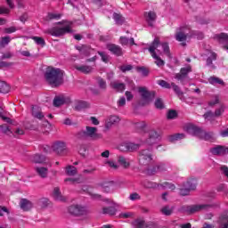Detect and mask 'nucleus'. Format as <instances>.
I'll list each match as a JSON object with an SVG mask.
<instances>
[{
	"label": "nucleus",
	"mask_w": 228,
	"mask_h": 228,
	"mask_svg": "<svg viewBox=\"0 0 228 228\" xmlns=\"http://www.w3.org/2000/svg\"><path fill=\"white\" fill-rule=\"evenodd\" d=\"M45 79L52 86H60L63 83V70L48 67L45 73Z\"/></svg>",
	"instance_id": "nucleus-1"
},
{
	"label": "nucleus",
	"mask_w": 228,
	"mask_h": 228,
	"mask_svg": "<svg viewBox=\"0 0 228 228\" xmlns=\"http://www.w3.org/2000/svg\"><path fill=\"white\" fill-rule=\"evenodd\" d=\"M220 208V202H214L211 204H197L183 207V211L188 215H194V213H200V211H209V209H217Z\"/></svg>",
	"instance_id": "nucleus-2"
},
{
	"label": "nucleus",
	"mask_w": 228,
	"mask_h": 228,
	"mask_svg": "<svg viewBox=\"0 0 228 228\" xmlns=\"http://www.w3.org/2000/svg\"><path fill=\"white\" fill-rule=\"evenodd\" d=\"M139 93L142 95V101L140 102L141 106L150 104V102H152L156 97V92H149L145 87H139Z\"/></svg>",
	"instance_id": "nucleus-3"
},
{
	"label": "nucleus",
	"mask_w": 228,
	"mask_h": 228,
	"mask_svg": "<svg viewBox=\"0 0 228 228\" xmlns=\"http://www.w3.org/2000/svg\"><path fill=\"white\" fill-rule=\"evenodd\" d=\"M78 138H92L93 140H98L101 138V134H97V127L86 126V130H82L77 133Z\"/></svg>",
	"instance_id": "nucleus-4"
},
{
	"label": "nucleus",
	"mask_w": 228,
	"mask_h": 228,
	"mask_svg": "<svg viewBox=\"0 0 228 228\" xmlns=\"http://www.w3.org/2000/svg\"><path fill=\"white\" fill-rule=\"evenodd\" d=\"M46 33L52 37H63L66 33H72V29H70L69 26H66L64 28L53 27L47 29Z\"/></svg>",
	"instance_id": "nucleus-5"
},
{
	"label": "nucleus",
	"mask_w": 228,
	"mask_h": 228,
	"mask_svg": "<svg viewBox=\"0 0 228 228\" xmlns=\"http://www.w3.org/2000/svg\"><path fill=\"white\" fill-rule=\"evenodd\" d=\"M152 161V153L151 150H142L139 152L140 165H149Z\"/></svg>",
	"instance_id": "nucleus-6"
},
{
	"label": "nucleus",
	"mask_w": 228,
	"mask_h": 228,
	"mask_svg": "<svg viewBox=\"0 0 228 228\" xmlns=\"http://www.w3.org/2000/svg\"><path fill=\"white\" fill-rule=\"evenodd\" d=\"M118 149L120 152H134L140 149L139 143H119L118 144Z\"/></svg>",
	"instance_id": "nucleus-7"
},
{
	"label": "nucleus",
	"mask_w": 228,
	"mask_h": 228,
	"mask_svg": "<svg viewBox=\"0 0 228 228\" xmlns=\"http://www.w3.org/2000/svg\"><path fill=\"white\" fill-rule=\"evenodd\" d=\"M69 214L74 216H81L86 215V208L81 205H71L68 208Z\"/></svg>",
	"instance_id": "nucleus-8"
},
{
	"label": "nucleus",
	"mask_w": 228,
	"mask_h": 228,
	"mask_svg": "<svg viewBox=\"0 0 228 228\" xmlns=\"http://www.w3.org/2000/svg\"><path fill=\"white\" fill-rule=\"evenodd\" d=\"M185 131L192 136H197V138H200V134H202L203 129L193 124H188L185 126Z\"/></svg>",
	"instance_id": "nucleus-9"
},
{
	"label": "nucleus",
	"mask_w": 228,
	"mask_h": 228,
	"mask_svg": "<svg viewBox=\"0 0 228 228\" xmlns=\"http://www.w3.org/2000/svg\"><path fill=\"white\" fill-rule=\"evenodd\" d=\"M190 72H191V66L187 65L186 67L181 68L180 72L176 73L175 77L177 81H181V83H183V81L188 77V74H190Z\"/></svg>",
	"instance_id": "nucleus-10"
},
{
	"label": "nucleus",
	"mask_w": 228,
	"mask_h": 228,
	"mask_svg": "<svg viewBox=\"0 0 228 228\" xmlns=\"http://www.w3.org/2000/svg\"><path fill=\"white\" fill-rule=\"evenodd\" d=\"M107 49L115 56H124V51L120 45L115 44L107 45Z\"/></svg>",
	"instance_id": "nucleus-11"
},
{
	"label": "nucleus",
	"mask_w": 228,
	"mask_h": 228,
	"mask_svg": "<svg viewBox=\"0 0 228 228\" xmlns=\"http://www.w3.org/2000/svg\"><path fill=\"white\" fill-rule=\"evenodd\" d=\"M210 152L214 154V156H225V154H227V147L217 145L215 148H212Z\"/></svg>",
	"instance_id": "nucleus-12"
},
{
	"label": "nucleus",
	"mask_w": 228,
	"mask_h": 228,
	"mask_svg": "<svg viewBox=\"0 0 228 228\" xmlns=\"http://www.w3.org/2000/svg\"><path fill=\"white\" fill-rule=\"evenodd\" d=\"M118 122H120V118H118V117L110 116L105 123V128L103 130L104 133H106L107 131H110V129H111L112 126L114 124H118Z\"/></svg>",
	"instance_id": "nucleus-13"
},
{
	"label": "nucleus",
	"mask_w": 228,
	"mask_h": 228,
	"mask_svg": "<svg viewBox=\"0 0 228 228\" xmlns=\"http://www.w3.org/2000/svg\"><path fill=\"white\" fill-rule=\"evenodd\" d=\"M186 29H188V28L182 27L180 28V31L176 32L175 38L177 42H186V39L188 38Z\"/></svg>",
	"instance_id": "nucleus-14"
},
{
	"label": "nucleus",
	"mask_w": 228,
	"mask_h": 228,
	"mask_svg": "<svg viewBox=\"0 0 228 228\" xmlns=\"http://www.w3.org/2000/svg\"><path fill=\"white\" fill-rule=\"evenodd\" d=\"M214 38L216 40H218L219 42H223L224 45L223 46L224 49H226L228 51V34L227 33H220L214 36Z\"/></svg>",
	"instance_id": "nucleus-15"
},
{
	"label": "nucleus",
	"mask_w": 228,
	"mask_h": 228,
	"mask_svg": "<svg viewBox=\"0 0 228 228\" xmlns=\"http://www.w3.org/2000/svg\"><path fill=\"white\" fill-rule=\"evenodd\" d=\"M146 22H148V25L152 28L154 26V22H156V19H158V15L153 11H150L148 12L144 13Z\"/></svg>",
	"instance_id": "nucleus-16"
},
{
	"label": "nucleus",
	"mask_w": 228,
	"mask_h": 228,
	"mask_svg": "<svg viewBox=\"0 0 228 228\" xmlns=\"http://www.w3.org/2000/svg\"><path fill=\"white\" fill-rule=\"evenodd\" d=\"M52 147L55 154H65L67 152V145L65 143H53Z\"/></svg>",
	"instance_id": "nucleus-17"
},
{
	"label": "nucleus",
	"mask_w": 228,
	"mask_h": 228,
	"mask_svg": "<svg viewBox=\"0 0 228 228\" xmlns=\"http://www.w3.org/2000/svg\"><path fill=\"white\" fill-rule=\"evenodd\" d=\"M102 190L105 193H110V191H113V190H115V182L113 181L103 182L102 183Z\"/></svg>",
	"instance_id": "nucleus-18"
},
{
	"label": "nucleus",
	"mask_w": 228,
	"mask_h": 228,
	"mask_svg": "<svg viewBox=\"0 0 228 228\" xmlns=\"http://www.w3.org/2000/svg\"><path fill=\"white\" fill-rule=\"evenodd\" d=\"M32 117L34 118H37L38 120H42L44 118V112H42V109L38 106H32Z\"/></svg>",
	"instance_id": "nucleus-19"
},
{
	"label": "nucleus",
	"mask_w": 228,
	"mask_h": 228,
	"mask_svg": "<svg viewBox=\"0 0 228 228\" xmlns=\"http://www.w3.org/2000/svg\"><path fill=\"white\" fill-rule=\"evenodd\" d=\"M35 170L37 175H39V177L42 179H46L47 175H49V169L47 167H35Z\"/></svg>",
	"instance_id": "nucleus-20"
},
{
	"label": "nucleus",
	"mask_w": 228,
	"mask_h": 228,
	"mask_svg": "<svg viewBox=\"0 0 228 228\" xmlns=\"http://www.w3.org/2000/svg\"><path fill=\"white\" fill-rule=\"evenodd\" d=\"M159 37H155L150 47L148 48L149 53L152 55L156 54V49L159 47Z\"/></svg>",
	"instance_id": "nucleus-21"
},
{
	"label": "nucleus",
	"mask_w": 228,
	"mask_h": 228,
	"mask_svg": "<svg viewBox=\"0 0 228 228\" xmlns=\"http://www.w3.org/2000/svg\"><path fill=\"white\" fill-rule=\"evenodd\" d=\"M75 69L76 70H78V72H82V74H91V72L94 70V68L88 65H76Z\"/></svg>",
	"instance_id": "nucleus-22"
},
{
	"label": "nucleus",
	"mask_w": 228,
	"mask_h": 228,
	"mask_svg": "<svg viewBox=\"0 0 228 228\" xmlns=\"http://www.w3.org/2000/svg\"><path fill=\"white\" fill-rule=\"evenodd\" d=\"M215 138V134L213 132H206L205 130L201 131V134L200 135V140H205L206 142H213Z\"/></svg>",
	"instance_id": "nucleus-23"
},
{
	"label": "nucleus",
	"mask_w": 228,
	"mask_h": 228,
	"mask_svg": "<svg viewBox=\"0 0 228 228\" xmlns=\"http://www.w3.org/2000/svg\"><path fill=\"white\" fill-rule=\"evenodd\" d=\"M20 207L23 211H29L33 208V204L27 199H21L20 202Z\"/></svg>",
	"instance_id": "nucleus-24"
},
{
	"label": "nucleus",
	"mask_w": 228,
	"mask_h": 228,
	"mask_svg": "<svg viewBox=\"0 0 228 228\" xmlns=\"http://www.w3.org/2000/svg\"><path fill=\"white\" fill-rule=\"evenodd\" d=\"M86 108H90V104L85 101L78 100L75 102L76 111H81L82 110H86Z\"/></svg>",
	"instance_id": "nucleus-25"
},
{
	"label": "nucleus",
	"mask_w": 228,
	"mask_h": 228,
	"mask_svg": "<svg viewBox=\"0 0 228 228\" xmlns=\"http://www.w3.org/2000/svg\"><path fill=\"white\" fill-rule=\"evenodd\" d=\"M217 224H219L220 228H228V214L221 215L217 220Z\"/></svg>",
	"instance_id": "nucleus-26"
},
{
	"label": "nucleus",
	"mask_w": 228,
	"mask_h": 228,
	"mask_svg": "<svg viewBox=\"0 0 228 228\" xmlns=\"http://www.w3.org/2000/svg\"><path fill=\"white\" fill-rule=\"evenodd\" d=\"M65 102H67V98L63 95L55 96L53 99V106H55V108H60V106H63Z\"/></svg>",
	"instance_id": "nucleus-27"
},
{
	"label": "nucleus",
	"mask_w": 228,
	"mask_h": 228,
	"mask_svg": "<svg viewBox=\"0 0 228 228\" xmlns=\"http://www.w3.org/2000/svg\"><path fill=\"white\" fill-rule=\"evenodd\" d=\"M33 163L44 165L47 161V158L42 154H35L32 158Z\"/></svg>",
	"instance_id": "nucleus-28"
},
{
	"label": "nucleus",
	"mask_w": 228,
	"mask_h": 228,
	"mask_svg": "<svg viewBox=\"0 0 228 228\" xmlns=\"http://www.w3.org/2000/svg\"><path fill=\"white\" fill-rule=\"evenodd\" d=\"M183 188H188L191 191L197 189V179H190L183 183Z\"/></svg>",
	"instance_id": "nucleus-29"
},
{
	"label": "nucleus",
	"mask_w": 228,
	"mask_h": 228,
	"mask_svg": "<svg viewBox=\"0 0 228 228\" xmlns=\"http://www.w3.org/2000/svg\"><path fill=\"white\" fill-rule=\"evenodd\" d=\"M110 86L111 88H113V90H116L117 92L122 93L124 92V90H126V84L124 83L111 82Z\"/></svg>",
	"instance_id": "nucleus-30"
},
{
	"label": "nucleus",
	"mask_w": 228,
	"mask_h": 228,
	"mask_svg": "<svg viewBox=\"0 0 228 228\" xmlns=\"http://www.w3.org/2000/svg\"><path fill=\"white\" fill-rule=\"evenodd\" d=\"M208 83H210V85H221V86H225V82H224L222 78L215 76L208 78Z\"/></svg>",
	"instance_id": "nucleus-31"
},
{
	"label": "nucleus",
	"mask_w": 228,
	"mask_h": 228,
	"mask_svg": "<svg viewBox=\"0 0 228 228\" xmlns=\"http://www.w3.org/2000/svg\"><path fill=\"white\" fill-rule=\"evenodd\" d=\"M118 163H119L123 168H129L131 167V162H129L124 156H119L118 158Z\"/></svg>",
	"instance_id": "nucleus-32"
},
{
	"label": "nucleus",
	"mask_w": 228,
	"mask_h": 228,
	"mask_svg": "<svg viewBox=\"0 0 228 228\" xmlns=\"http://www.w3.org/2000/svg\"><path fill=\"white\" fill-rule=\"evenodd\" d=\"M168 142H177L178 140H184L186 138V135L184 134H175L173 135H168Z\"/></svg>",
	"instance_id": "nucleus-33"
},
{
	"label": "nucleus",
	"mask_w": 228,
	"mask_h": 228,
	"mask_svg": "<svg viewBox=\"0 0 228 228\" xmlns=\"http://www.w3.org/2000/svg\"><path fill=\"white\" fill-rule=\"evenodd\" d=\"M113 20H115L118 26H122L126 20L122 17V14L114 12L113 13Z\"/></svg>",
	"instance_id": "nucleus-34"
},
{
	"label": "nucleus",
	"mask_w": 228,
	"mask_h": 228,
	"mask_svg": "<svg viewBox=\"0 0 228 228\" xmlns=\"http://www.w3.org/2000/svg\"><path fill=\"white\" fill-rule=\"evenodd\" d=\"M8 92H10V85L5 81L0 80V93L8 94Z\"/></svg>",
	"instance_id": "nucleus-35"
},
{
	"label": "nucleus",
	"mask_w": 228,
	"mask_h": 228,
	"mask_svg": "<svg viewBox=\"0 0 228 228\" xmlns=\"http://www.w3.org/2000/svg\"><path fill=\"white\" fill-rule=\"evenodd\" d=\"M104 215H110V216H114V215H117V208L114 207H106L102 208Z\"/></svg>",
	"instance_id": "nucleus-36"
},
{
	"label": "nucleus",
	"mask_w": 228,
	"mask_h": 228,
	"mask_svg": "<svg viewBox=\"0 0 228 228\" xmlns=\"http://www.w3.org/2000/svg\"><path fill=\"white\" fill-rule=\"evenodd\" d=\"M66 174L67 175L74 176L77 174V168L74 166H68L66 167Z\"/></svg>",
	"instance_id": "nucleus-37"
},
{
	"label": "nucleus",
	"mask_w": 228,
	"mask_h": 228,
	"mask_svg": "<svg viewBox=\"0 0 228 228\" xmlns=\"http://www.w3.org/2000/svg\"><path fill=\"white\" fill-rule=\"evenodd\" d=\"M136 72H138L139 74H142V76H143L144 77H147V76H149V69H147L146 67H136Z\"/></svg>",
	"instance_id": "nucleus-38"
},
{
	"label": "nucleus",
	"mask_w": 228,
	"mask_h": 228,
	"mask_svg": "<svg viewBox=\"0 0 228 228\" xmlns=\"http://www.w3.org/2000/svg\"><path fill=\"white\" fill-rule=\"evenodd\" d=\"M12 42V39L10 38V36H6L1 38L0 40V49H3L8 45Z\"/></svg>",
	"instance_id": "nucleus-39"
},
{
	"label": "nucleus",
	"mask_w": 228,
	"mask_h": 228,
	"mask_svg": "<svg viewBox=\"0 0 228 228\" xmlns=\"http://www.w3.org/2000/svg\"><path fill=\"white\" fill-rule=\"evenodd\" d=\"M77 149L80 156H83V158H85L86 156V152H88V148L86 147V144H78Z\"/></svg>",
	"instance_id": "nucleus-40"
},
{
	"label": "nucleus",
	"mask_w": 228,
	"mask_h": 228,
	"mask_svg": "<svg viewBox=\"0 0 228 228\" xmlns=\"http://www.w3.org/2000/svg\"><path fill=\"white\" fill-rule=\"evenodd\" d=\"M150 140H159L161 138V134L156 130H151L149 133Z\"/></svg>",
	"instance_id": "nucleus-41"
},
{
	"label": "nucleus",
	"mask_w": 228,
	"mask_h": 228,
	"mask_svg": "<svg viewBox=\"0 0 228 228\" xmlns=\"http://www.w3.org/2000/svg\"><path fill=\"white\" fill-rule=\"evenodd\" d=\"M161 45L166 56H167L169 59H172V53H170V46H168V43H162Z\"/></svg>",
	"instance_id": "nucleus-42"
},
{
	"label": "nucleus",
	"mask_w": 228,
	"mask_h": 228,
	"mask_svg": "<svg viewBox=\"0 0 228 228\" xmlns=\"http://www.w3.org/2000/svg\"><path fill=\"white\" fill-rule=\"evenodd\" d=\"M160 212L162 213V215H165L166 216H170V215H172V213H174V208L166 206L160 209Z\"/></svg>",
	"instance_id": "nucleus-43"
},
{
	"label": "nucleus",
	"mask_w": 228,
	"mask_h": 228,
	"mask_svg": "<svg viewBox=\"0 0 228 228\" xmlns=\"http://www.w3.org/2000/svg\"><path fill=\"white\" fill-rule=\"evenodd\" d=\"M151 57L156 60L155 63L158 67H164L165 66V61L162 60L161 57L158 56V54H153Z\"/></svg>",
	"instance_id": "nucleus-44"
},
{
	"label": "nucleus",
	"mask_w": 228,
	"mask_h": 228,
	"mask_svg": "<svg viewBox=\"0 0 228 228\" xmlns=\"http://www.w3.org/2000/svg\"><path fill=\"white\" fill-rule=\"evenodd\" d=\"M145 221L142 219H136L133 222L134 228H145Z\"/></svg>",
	"instance_id": "nucleus-45"
},
{
	"label": "nucleus",
	"mask_w": 228,
	"mask_h": 228,
	"mask_svg": "<svg viewBox=\"0 0 228 228\" xmlns=\"http://www.w3.org/2000/svg\"><path fill=\"white\" fill-rule=\"evenodd\" d=\"M53 198L55 200H65L61 196V192L60 191V188L55 187L53 190Z\"/></svg>",
	"instance_id": "nucleus-46"
},
{
	"label": "nucleus",
	"mask_w": 228,
	"mask_h": 228,
	"mask_svg": "<svg viewBox=\"0 0 228 228\" xmlns=\"http://www.w3.org/2000/svg\"><path fill=\"white\" fill-rule=\"evenodd\" d=\"M97 83H98L99 88H101V90H106V88H108L106 80H104V78L99 77L97 78Z\"/></svg>",
	"instance_id": "nucleus-47"
},
{
	"label": "nucleus",
	"mask_w": 228,
	"mask_h": 228,
	"mask_svg": "<svg viewBox=\"0 0 228 228\" xmlns=\"http://www.w3.org/2000/svg\"><path fill=\"white\" fill-rule=\"evenodd\" d=\"M142 186H144L147 189H153V188H158L159 186L158 183L151 182V181H144L142 183Z\"/></svg>",
	"instance_id": "nucleus-48"
},
{
	"label": "nucleus",
	"mask_w": 228,
	"mask_h": 228,
	"mask_svg": "<svg viewBox=\"0 0 228 228\" xmlns=\"http://www.w3.org/2000/svg\"><path fill=\"white\" fill-rule=\"evenodd\" d=\"M216 53L215 52H212L210 53V56H208L207 59V65L208 67L213 65V61H216Z\"/></svg>",
	"instance_id": "nucleus-49"
},
{
	"label": "nucleus",
	"mask_w": 228,
	"mask_h": 228,
	"mask_svg": "<svg viewBox=\"0 0 228 228\" xmlns=\"http://www.w3.org/2000/svg\"><path fill=\"white\" fill-rule=\"evenodd\" d=\"M31 39L34 40V42L37 43V45H42V47L45 45V40L43 37H32Z\"/></svg>",
	"instance_id": "nucleus-50"
},
{
	"label": "nucleus",
	"mask_w": 228,
	"mask_h": 228,
	"mask_svg": "<svg viewBox=\"0 0 228 228\" xmlns=\"http://www.w3.org/2000/svg\"><path fill=\"white\" fill-rule=\"evenodd\" d=\"M171 86L178 97H183V91H181L179 86L175 85V83H171Z\"/></svg>",
	"instance_id": "nucleus-51"
},
{
	"label": "nucleus",
	"mask_w": 228,
	"mask_h": 228,
	"mask_svg": "<svg viewBox=\"0 0 228 228\" xmlns=\"http://www.w3.org/2000/svg\"><path fill=\"white\" fill-rule=\"evenodd\" d=\"M53 145H54V143L44 144L42 146L44 152H45L46 154H51V152H53Z\"/></svg>",
	"instance_id": "nucleus-52"
},
{
	"label": "nucleus",
	"mask_w": 228,
	"mask_h": 228,
	"mask_svg": "<svg viewBox=\"0 0 228 228\" xmlns=\"http://www.w3.org/2000/svg\"><path fill=\"white\" fill-rule=\"evenodd\" d=\"M167 120H174V118H177V111L170 110L167 111Z\"/></svg>",
	"instance_id": "nucleus-53"
},
{
	"label": "nucleus",
	"mask_w": 228,
	"mask_h": 228,
	"mask_svg": "<svg viewBox=\"0 0 228 228\" xmlns=\"http://www.w3.org/2000/svg\"><path fill=\"white\" fill-rule=\"evenodd\" d=\"M91 199H93V200H104V198H102V195L99 194V193H95V192H92L89 191L88 192Z\"/></svg>",
	"instance_id": "nucleus-54"
},
{
	"label": "nucleus",
	"mask_w": 228,
	"mask_h": 228,
	"mask_svg": "<svg viewBox=\"0 0 228 228\" xmlns=\"http://www.w3.org/2000/svg\"><path fill=\"white\" fill-rule=\"evenodd\" d=\"M155 108H157V110H163L165 108V104L163 103V100H161V98L156 99Z\"/></svg>",
	"instance_id": "nucleus-55"
},
{
	"label": "nucleus",
	"mask_w": 228,
	"mask_h": 228,
	"mask_svg": "<svg viewBox=\"0 0 228 228\" xmlns=\"http://www.w3.org/2000/svg\"><path fill=\"white\" fill-rule=\"evenodd\" d=\"M165 170H167V166H165V164H160L157 166V167H153L151 172H165Z\"/></svg>",
	"instance_id": "nucleus-56"
},
{
	"label": "nucleus",
	"mask_w": 228,
	"mask_h": 228,
	"mask_svg": "<svg viewBox=\"0 0 228 228\" xmlns=\"http://www.w3.org/2000/svg\"><path fill=\"white\" fill-rule=\"evenodd\" d=\"M119 69L121 70V72H129V70H133V65L128 64V65H122L119 67Z\"/></svg>",
	"instance_id": "nucleus-57"
},
{
	"label": "nucleus",
	"mask_w": 228,
	"mask_h": 228,
	"mask_svg": "<svg viewBox=\"0 0 228 228\" xmlns=\"http://www.w3.org/2000/svg\"><path fill=\"white\" fill-rule=\"evenodd\" d=\"M160 186H162V188H168V190H175V186L174 185V183H170L168 182H164L160 183Z\"/></svg>",
	"instance_id": "nucleus-58"
},
{
	"label": "nucleus",
	"mask_w": 228,
	"mask_h": 228,
	"mask_svg": "<svg viewBox=\"0 0 228 228\" xmlns=\"http://www.w3.org/2000/svg\"><path fill=\"white\" fill-rule=\"evenodd\" d=\"M0 129L2 132L4 133V134H12V131L10 130V126L8 125L4 124L0 126Z\"/></svg>",
	"instance_id": "nucleus-59"
},
{
	"label": "nucleus",
	"mask_w": 228,
	"mask_h": 228,
	"mask_svg": "<svg viewBox=\"0 0 228 228\" xmlns=\"http://www.w3.org/2000/svg\"><path fill=\"white\" fill-rule=\"evenodd\" d=\"M129 200H142V196H140V194H138L137 192H134V193H131L130 196H129Z\"/></svg>",
	"instance_id": "nucleus-60"
},
{
	"label": "nucleus",
	"mask_w": 228,
	"mask_h": 228,
	"mask_svg": "<svg viewBox=\"0 0 228 228\" xmlns=\"http://www.w3.org/2000/svg\"><path fill=\"white\" fill-rule=\"evenodd\" d=\"M61 18V14H54L53 12H49L47 15L48 20H58Z\"/></svg>",
	"instance_id": "nucleus-61"
},
{
	"label": "nucleus",
	"mask_w": 228,
	"mask_h": 228,
	"mask_svg": "<svg viewBox=\"0 0 228 228\" xmlns=\"http://www.w3.org/2000/svg\"><path fill=\"white\" fill-rule=\"evenodd\" d=\"M146 126L147 125L143 121L138 122L135 124V127H136L137 131H143L145 129Z\"/></svg>",
	"instance_id": "nucleus-62"
},
{
	"label": "nucleus",
	"mask_w": 228,
	"mask_h": 228,
	"mask_svg": "<svg viewBox=\"0 0 228 228\" xmlns=\"http://www.w3.org/2000/svg\"><path fill=\"white\" fill-rule=\"evenodd\" d=\"M190 189L188 187H184L180 189V195H182V197H186V195H190Z\"/></svg>",
	"instance_id": "nucleus-63"
},
{
	"label": "nucleus",
	"mask_w": 228,
	"mask_h": 228,
	"mask_svg": "<svg viewBox=\"0 0 228 228\" xmlns=\"http://www.w3.org/2000/svg\"><path fill=\"white\" fill-rule=\"evenodd\" d=\"M119 44H121V45H129V38H127L126 37H119Z\"/></svg>",
	"instance_id": "nucleus-64"
}]
</instances>
